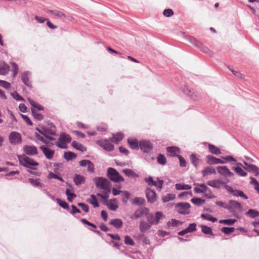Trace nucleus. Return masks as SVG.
<instances>
[{"instance_id": "obj_38", "label": "nucleus", "mask_w": 259, "mask_h": 259, "mask_svg": "<svg viewBox=\"0 0 259 259\" xmlns=\"http://www.w3.org/2000/svg\"><path fill=\"white\" fill-rule=\"evenodd\" d=\"M123 172L125 174V175L127 177H131L133 178H138L139 177V175L135 172L133 170L130 168H126L123 170Z\"/></svg>"}, {"instance_id": "obj_31", "label": "nucleus", "mask_w": 259, "mask_h": 259, "mask_svg": "<svg viewBox=\"0 0 259 259\" xmlns=\"http://www.w3.org/2000/svg\"><path fill=\"white\" fill-rule=\"evenodd\" d=\"M152 225L148 222H142L140 223V230L142 232H145L150 229Z\"/></svg>"}, {"instance_id": "obj_40", "label": "nucleus", "mask_w": 259, "mask_h": 259, "mask_svg": "<svg viewBox=\"0 0 259 259\" xmlns=\"http://www.w3.org/2000/svg\"><path fill=\"white\" fill-rule=\"evenodd\" d=\"M201 218H202L204 220H207L209 221H211L213 223H214L217 221V219L216 218L212 217L209 214H205L202 213L201 215Z\"/></svg>"}, {"instance_id": "obj_21", "label": "nucleus", "mask_w": 259, "mask_h": 259, "mask_svg": "<svg viewBox=\"0 0 259 259\" xmlns=\"http://www.w3.org/2000/svg\"><path fill=\"white\" fill-rule=\"evenodd\" d=\"M85 178L80 175L75 174L73 178V181L76 186H79L85 182Z\"/></svg>"}, {"instance_id": "obj_5", "label": "nucleus", "mask_w": 259, "mask_h": 259, "mask_svg": "<svg viewBox=\"0 0 259 259\" xmlns=\"http://www.w3.org/2000/svg\"><path fill=\"white\" fill-rule=\"evenodd\" d=\"M224 188L227 190L228 192L230 193L234 196L240 197L245 199H247L248 198L247 196L245 195L242 191L237 189H233L231 186L227 184L225 185Z\"/></svg>"}, {"instance_id": "obj_14", "label": "nucleus", "mask_w": 259, "mask_h": 259, "mask_svg": "<svg viewBox=\"0 0 259 259\" xmlns=\"http://www.w3.org/2000/svg\"><path fill=\"white\" fill-rule=\"evenodd\" d=\"M229 205H228V207H230V209H228L230 212L234 213L235 212V209H238L239 211H242V206L240 203L233 200H229Z\"/></svg>"}, {"instance_id": "obj_60", "label": "nucleus", "mask_w": 259, "mask_h": 259, "mask_svg": "<svg viewBox=\"0 0 259 259\" xmlns=\"http://www.w3.org/2000/svg\"><path fill=\"white\" fill-rule=\"evenodd\" d=\"M154 218L155 215L152 213H148V214L146 215L147 220L150 225H154Z\"/></svg>"}, {"instance_id": "obj_33", "label": "nucleus", "mask_w": 259, "mask_h": 259, "mask_svg": "<svg viewBox=\"0 0 259 259\" xmlns=\"http://www.w3.org/2000/svg\"><path fill=\"white\" fill-rule=\"evenodd\" d=\"M77 155L71 151L65 152L64 157L67 161L71 160L76 157Z\"/></svg>"}, {"instance_id": "obj_13", "label": "nucleus", "mask_w": 259, "mask_h": 259, "mask_svg": "<svg viewBox=\"0 0 259 259\" xmlns=\"http://www.w3.org/2000/svg\"><path fill=\"white\" fill-rule=\"evenodd\" d=\"M244 166L243 167L249 172H254L255 176L257 177L259 175V168L254 164H249L246 161L243 162Z\"/></svg>"}, {"instance_id": "obj_8", "label": "nucleus", "mask_w": 259, "mask_h": 259, "mask_svg": "<svg viewBox=\"0 0 259 259\" xmlns=\"http://www.w3.org/2000/svg\"><path fill=\"white\" fill-rule=\"evenodd\" d=\"M31 73L29 71H25L21 74V78L23 83L27 87L31 89L32 88L31 81L30 80V77Z\"/></svg>"}, {"instance_id": "obj_9", "label": "nucleus", "mask_w": 259, "mask_h": 259, "mask_svg": "<svg viewBox=\"0 0 259 259\" xmlns=\"http://www.w3.org/2000/svg\"><path fill=\"white\" fill-rule=\"evenodd\" d=\"M145 194L148 202L153 203L156 200V193L155 191L151 188H147L145 190Z\"/></svg>"}, {"instance_id": "obj_64", "label": "nucleus", "mask_w": 259, "mask_h": 259, "mask_svg": "<svg viewBox=\"0 0 259 259\" xmlns=\"http://www.w3.org/2000/svg\"><path fill=\"white\" fill-rule=\"evenodd\" d=\"M77 205L80 207L82 210H83L85 212H88L89 211V207L87 204L82 202H78L77 203Z\"/></svg>"}, {"instance_id": "obj_22", "label": "nucleus", "mask_w": 259, "mask_h": 259, "mask_svg": "<svg viewBox=\"0 0 259 259\" xmlns=\"http://www.w3.org/2000/svg\"><path fill=\"white\" fill-rule=\"evenodd\" d=\"M109 224L113 226L116 229H119L123 226V222L120 219H114L110 220Z\"/></svg>"}, {"instance_id": "obj_4", "label": "nucleus", "mask_w": 259, "mask_h": 259, "mask_svg": "<svg viewBox=\"0 0 259 259\" xmlns=\"http://www.w3.org/2000/svg\"><path fill=\"white\" fill-rule=\"evenodd\" d=\"M175 208L179 213L187 215L190 212L191 205L188 202H180L176 204Z\"/></svg>"}, {"instance_id": "obj_28", "label": "nucleus", "mask_w": 259, "mask_h": 259, "mask_svg": "<svg viewBox=\"0 0 259 259\" xmlns=\"http://www.w3.org/2000/svg\"><path fill=\"white\" fill-rule=\"evenodd\" d=\"M116 201V199H110L109 203L108 202H104V204L105 205H108V208L110 210L115 211L118 208V205L113 203V202H115Z\"/></svg>"}, {"instance_id": "obj_57", "label": "nucleus", "mask_w": 259, "mask_h": 259, "mask_svg": "<svg viewBox=\"0 0 259 259\" xmlns=\"http://www.w3.org/2000/svg\"><path fill=\"white\" fill-rule=\"evenodd\" d=\"M34 137L36 138V139L39 141H40L43 143L45 144H49V141L45 139L43 137H42L41 135H39L37 132H35L34 133Z\"/></svg>"}, {"instance_id": "obj_47", "label": "nucleus", "mask_w": 259, "mask_h": 259, "mask_svg": "<svg viewBox=\"0 0 259 259\" xmlns=\"http://www.w3.org/2000/svg\"><path fill=\"white\" fill-rule=\"evenodd\" d=\"M31 112L35 119L40 121L44 119V116L41 114L38 113L35 109H31Z\"/></svg>"}, {"instance_id": "obj_15", "label": "nucleus", "mask_w": 259, "mask_h": 259, "mask_svg": "<svg viewBox=\"0 0 259 259\" xmlns=\"http://www.w3.org/2000/svg\"><path fill=\"white\" fill-rule=\"evenodd\" d=\"M139 146L144 152L148 153L153 149V145L149 141L142 140L139 143Z\"/></svg>"}, {"instance_id": "obj_18", "label": "nucleus", "mask_w": 259, "mask_h": 259, "mask_svg": "<svg viewBox=\"0 0 259 259\" xmlns=\"http://www.w3.org/2000/svg\"><path fill=\"white\" fill-rule=\"evenodd\" d=\"M206 159L207 163L210 165L219 163L224 164L226 163V161L211 155H207L206 157Z\"/></svg>"}, {"instance_id": "obj_2", "label": "nucleus", "mask_w": 259, "mask_h": 259, "mask_svg": "<svg viewBox=\"0 0 259 259\" xmlns=\"http://www.w3.org/2000/svg\"><path fill=\"white\" fill-rule=\"evenodd\" d=\"M107 176L112 182H123V178L119 174V173L114 168L109 167L107 169Z\"/></svg>"}, {"instance_id": "obj_51", "label": "nucleus", "mask_w": 259, "mask_h": 259, "mask_svg": "<svg viewBox=\"0 0 259 259\" xmlns=\"http://www.w3.org/2000/svg\"><path fill=\"white\" fill-rule=\"evenodd\" d=\"M236 222V220L234 219H226V220H221L219 221V223L221 224H224L227 225H233Z\"/></svg>"}, {"instance_id": "obj_41", "label": "nucleus", "mask_w": 259, "mask_h": 259, "mask_svg": "<svg viewBox=\"0 0 259 259\" xmlns=\"http://www.w3.org/2000/svg\"><path fill=\"white\" fill-rule=\"evenodd\" d=\"M157 161L159 164L164 165L166 163V159L163 154L160 153L157 157Z\"/></svg>"}, {"instance_id": "obj_27", "label": "nucleus", "mask_w": 259, "mask_h": 259, "mask_svg": "<svg viewBox=\"0 0 259 259\" xmlns=\"http://www.w3.org/2000/svg\"><path fill=\"white\" fill-rule=\"evenodd\" d=\"M175 188L177 190H190L191 186L184 183H178L175 185Z\"/></svg>"}, {"instance_id": "obj_55", "label": "nucleus", "mask_w": 259, "mask_h": 259, "mask_svg": "<svg viewBox=\"0 0 259 259\" xmlns=\"http://www.w3.org/2000/svg\"><path fill=\"white\" fill-rule=\"evenodd\" d=\"M235 231L234 227H224L221 228V231L226 234H229Z\"/></svg>"}, {"instance_id": "obj_46", "label": "nucleus", "mask_w": 259, "mask_h": 259, "mask_svg": "<svg viewBox=\"0 0 259 259\" xmlns=\"http://www.w3.org/2000/svg\"><path fill=\"white\" fill-rule=\"evenodd\" d=\"M114 142L116 144H118L119 142L122 141L124 138V135L121 133L113 134Z\"/></svg>"}, {"instance_id": "obj_30", "label": "nucleus", "mask_w": 259, "mask_h": 259, "mask_svg": "<svg viewBox=\"0 0 259 259\" xmlns=\"http://www.w3.org/2000/svg\"><path fill=\"white\" fill-rule=\"evenodd\" d=\"M203 177H205L209 174H215V169L210 166H207L202 171Z\"/></svg>"}, {"instance_id": "obj_52", "label": "nucleus", "mask_w": 259, "mask_h": 259, "mask_svg": "<svg viewBox=\"0 0 259 259\" xmlns=\"http://www.w3.org/2000/svg\"><path fill=\"white\" fill-rule=\"evenodd\" d=\"M144 181L150 186H156V182L153 180V178L151 176H149L148 178H145Z\"/></svg>"}, {"instance_id": "obj_20", "label": "nucleus", "mask_w": 259, "mask_h": 259, "mask_svg": "<svg viewBox=\"0 0 259 259\" xmlns=\"http://www.w3.org/2000/svg\"><path fill=\"white\" fill-rule=\"evenodd\" d=\"M101 146L108 151H113L114 148V145L107 140H105L103 141Z\"/></svg>"}, {"instance_id": "obj_3", "label": "nucleus", "mask_w": 259, "mask_h": 259, "mask_svg": "<svg viewBox=\"0 0 259 259\" xmlns=\"http://www.w3.org/2000/svg\"><path fill=\"white\" fill-rule=\"evenodd\" d=\"M59 142H56L55 145L61 149L67 148V143H70L71 141L70 136L65 133H61L59 138Z\"/></svg>"}, {"instance_id": "obj_23", "label": "nucleus", "mask_w": 259, "mask_h": 259, "mask_svg": "<svg viewBox=\"0 0 259 259\" xmlns=\"http://www.w3.org/2000/svg\"><path fill=\"white\" fill-rule=\"evenodd\" d=\"M127 143L130 145L131 148L133 149H138L140 147L138 141L137 139H128Z\"/></svg>"}, {"instance_id": "obj_54", "label": "nucleus", "mask_w": 259, "mask_h": 259, "mask_svg": "<svg viewBox=\"0 0 259 259\" xmlns=\"http://www.w3.org/2000/svg\"><path fill=\"white\" fill-rule=\"evenodd\" d=\"M124 243L127 245L134 246L135 244L132 238L128 235L125 236L124 237Z\"/></svg>"}, {"instance_id": "obj_26", "label": "nucleus", "mask_w": 259, "mask_h": 259, "mask_svg": "<svg viewBox=\"0 0 259 259\" xmlns=\"http://www.w3.org/2000/svg\"><path fill=\"white\" fill-rule=\"evenodd\" d=\"M190 159L192 164L195 167V168H197L200 160L197 157L196 155L194 153H192L190 157Z\"/></svg>"}, {"instance_id": "obj_62", "label": "nucleus", "mask_w": 259, "mask_h": 259, "mask_svg": "<svg viewBox=\"0 0 259 259\" xmlns=\"http://www.w3.org/2000/svg\"><path fill=\"white\" fill-rule=\"evenodd\" d=\"M0 86L8 90L11 88V84L10 83L5 80H0Z\"/></svg>"}, {"instance_id": "obj_36", "label": "nucleus", "mask_w": 259, "mask_h": 259, "mask_svg": "<svg viewBox=\"0 0 259 259\" xmlns=\"http://www.w3.org/2000/svg\"><path fill=\"white\" fill-rule=\"evenodd\" d=\"M246 215L247 216H249L251 218L254 219L256 218V217L259 216V211L253 209H249L246 212Z\"/></svg>"}, {"instance_id": "obj_43", "label": "nucleus", "mask_w": 259, "mask_h": 259, "mask_svg": "<svg viewBox=\"0 0 259 259\" xmlns=\"http://www.w3.org/2000/svg\"><path fill=\"white\" fill-rule=\"evenodd\" d=\"M133 203L139 206L143 205L145 203V200L143 198L137 197L134 199Z\"/></svg>"}, {"instance_id": "obj_56", "label": "nucleus", "mask_w": 259, "mask_h": 259, "mask_svg": "<svg viewBox=\"0 0 259 259\" xmlns=\"http://www.w3.org/2000/svg\"><path fill=\"white\" fill-rule=\"evenodd\" d=\"M12 71L13 76H16L18 72V67L17 64L15 62H12Z\"/></svg>"}, {"instance_id": "obj_44", "label": "nucleus", "mask_w": 259, "mask_h": 259, "mask_svg": "<svg viewBox=\"0 0 259 259\" xmlns=\"http://www.w3.org/2000/svg\"><path fill=\"white\" fill-rule=\"evenodd\" d=\"M191 201L197 206H200L205 203V200L201 198L194 197L191 199Z\"/></svg>"}, {"instance_id": "obj_61", "label": "nucleus", "mask_w": 259, "mask_h": 259, "mask_svg": "<svg viewBox=\"0 0 259 259\" xmlns=\"http://www.w3.org/2000/svg\"><path fill=\"white\" fill-rule=\"evenodd\" d=\"M183 92L186 95L192 98L193 90L189 89L188 87L185 86L182 89Z\"/></svg>"}, {"instance_id": "obj_6", "label": "nucleus", "mask_w": 259, "mask_h": 259, "mask_svg": "<svg viewBox=\"0 0 259 259\" xmlns=\"http://www.w3.org/2000/svg\"><path fill=\"white\" fill-rule=\"evenodd\" d=\"M9 140L12 145L20 144L22 142L21 134L17 132H12L9 136Z\"/></svg>"}, {"instance_id": "obj_63", "label": "nucleus", "mask_w": 259, "mask_h": 259, "mask_svg": "<svg viewBox=\"0 0 259 259\" xmlns=\"http://www.w3.org/2000/svg\"><path fill=\"white\" fill-rule=\"evenodd\" d=\"M163 14L166 17H170L174 15V12L171 9H166L163 11Z\"/></svg>"}, {"instance_id": "obj_19", "label": "nucleus", "mask_w": 259, "mask_h": 259, "mask_svg": "<svg viewBox=\"0 0 259 259\" xmlns=\"http://www.w3.org/2000/svg\"><path fill=\"white\" fill-rule=\"evenodd\" d=\"M207 185L215 188L220 189L221 188L220 185L222 184L225 186L226 183L219 180H210L207 182Z\"/></svg>"}, {"instance_id": "obj_29", "label": "nucleus", "mask_w": 259, "mask_h": 259, "mask_svg": "<svg viewBox=\"0 0 259 259\" xmlns=\"http://www.w3.org/2000/svg\"><path fill=\"white\" fill-rule=\"evenodd\" d=\"M200 227L201 229L202 232L204 234L206 235H211L212 236L213 235V232L211 227L206 226L204 225H200Z\"/></svg>"}, {"instance_id": "obj_1", "label": "nucleus", "mask_w": 259, "mask_h": 259, "mask_svg": "<svg viewBox=\"0 0 259 259\" xmlns=\"http://www.w3.org/2000/svg\"><path fill=\"white\" fill-rule=\"evenodd\" d=\"M17 157L20 164L26 168L36 170L37 168L34 167L39 165L37 162L34 160L32 158L28 157L24 154L17 155Z\"/></svg>"}, {"instance_id": "obj_59", "label": "nucleus", "mask_w": 259, "mask_h": 259, "mask_svg": "<svg viewBox=\"0 0 259 259\" xmlns=\"http://www.w3.org/2000/svg\"><path fill=\"white\" fill-rule=\"evenodd\" d=\"M48 177L49 179H57L61 182H64V180L61 177L57 176L51 171L49 172Z\"/></svg>"}, {"instance_id": "obj_7", "label": "nucleus", "mask_w": 259, "mask_h": 259, "mask_svg": "<svg viewBox=\"0 0 259 259\" xmlns=\"http://www.w3.org/2000/svg\"><path fill=\"white\" fill-rule=\"evenodd\" d=\"M93 181L96 185V186L100 189H102L103 188L110 184V182L108 180L103 177H100L98 178H95Z\"/></svg>"}, {"instance_id": "obj_32", "label": "nucleus", "mask_w": 259, "mask_h": 259, "mask_svg": "<svg viewBox=\"0 0 259 259\" xmlns=\"http://www.w3.org/2000/svg\"><path fill=\"white\" fill-rule=\"evenodd\" d=\"M166 150L168 153L172 154L173 156H177V157L178 155H177V153H179V152H180L179 148L175 147V146L167 147L166 148Z\"/></svg>"}, {"instance_id": "obj_10", "label": "nucleus", "mask_w": 259, "mask_h": 259, "mask_svg": "<svg viewBox=\"0 0 259 259\" xmlns=\"http://www.w3.org/2000/svg\"><path fill=\"white\" fill-rule=\"evenodd\" d=\"M79 165L82 167L87 166V171L88 172L93 174L95 172V165L94 163L89 160H82L79 162Z\"/></svg>"}, {"instance_id": "obj_50", "label": "nucleus", "mask_w": 259, "mask_h": 259, "mask_svg": "<svg viewBox=\"0 0 259 259\" xmlns=\"http://www.w3.org/2000/svg\"><path fill=\"white\" fill-rule=\"evenodd\" d=\"M48 12L56 15L59 18L66 17V15L63 13L57 10H48Z\"/></svg>"}, {"instance_id": "obj_37", "label": "nucleus", "mask_w": 259, "mask_h": 259, "mask_svg": "<svg viewBox=\"0 0 259 259\" xmlns=\"http://www.w3.org/2000/svg\"><path fill=\"white\" fill-rule=\"evenodd\" d=\"M175 194L169 193L166 194V195L163 196L162 197V200L163 203H166L170 200L175 199Z\"/></svg>"}, {"instance_id": "obj_35", "label": "nucleus", "mask_w": 259, "mask_h": 259, "mask_svg": "<svg viewBox=\"0 0 259 259\" xmlns=\"http://www.w3.org/2000/svg\"><path fill=\"white\" fill-rule=\"evenodd\" d=\"M217 171L219 174L224 177H227V174L229 170L226 166H220L217 168Z\"/></svg>"}, {"instance_id": "obj_34", "label": "nucleus", "mask_w": 259, "mask_h": 259, "mask_svg": "<svg viewBox=\"0 0 259 259\" xmlns=\"http://www.w3.org/2000/svg\"><path fill=\"white\" fill-rule=\"evenodd\" d=\"M72 146L75 148V149L81 151V152H84L86 151L85 148H84L82 145H81L80 143H77L75 141H73L71 143Z\"/></svg>"}, {"instance_id": "obj_49", "label": "nucleus", "mask_w": 259, "mask_h": 259, "mask_svg": "<svg viewBox=\"0 0 259 259\" xmlns=\"http://www.w3.org/2000/svg\"><path fill=\"white\" fill-rule=\"evenodd\" d=\"M28 182L31 184L32 186L36 187H41L43 184L40 183L38 181V180H34L31 178L28 179Z\"/></svg>"}, {"instance_id": "obj_45", "label": "nucleus", "mask_w": 259, "mask_h": 259, "mask_svg": "<svg viewBox=\"0 0 259 259\" xmlns=\"http://www.w3.org/2000/svg\"><path fill=\"white\" fill-rule=\"evenodd\" d=\"M162 217H164V216L161 211H156L155 212V215L154 218V225H157L159 223L160 220Z\"/></svg>"}, {"instance_id": "obj_53", "label": "nucleus", "mask_w": 259, "mask_h": 259, "mask_svg": "<svg viewBox=\"0 0 259 259\" xmlns=\"http://www.w3.org/2000/svg\"><path fill=\"white\" fill-rule=\"evenodd\" d=\"M180 224H182L180 221L175 219H171L170 221L167 222V226L169 227H178Z\"/></svg>"}, {"instance_id": "obj_39", "label": "nucleus", "mask_w": 259, "mask_h": 259, "mask_svg": "<svg viewBox=\"0 0 259 259\" xmlns=\"http://www.w3.org/2000/svg\"><path fill=\"white\" fill-rule=\"evenodd\" d=\"M92 199H88L87 201L88 202L91 203L93 205V207L95 208L98 207L99 206V204L98 201V200L95 196V195L92 194L91 196Z\"/></svg>"}, {"instance_id": "obj_17", "label": "nucleus", "mask_w": 259, "mask_h": 259, "mask_svg": "<svg viewBox=\"0 0 259 259\" xmlns=\"http://www.w3.org/2000/svg\"><path fill=\"white\" fill-rule=\"evenodd\" d=\"M48 127H42V133L45 135H56V127L53 123L48 124Z\"/></svg>"}, {"instance_id": "obj_12", "label": "nucleus", "mask_w": 259, "mask_h": 259, "mask_svg": "<svg viewBox=\"0 0 259 259\" xmlns=\"http://www.w3.org/2000/svg\"><path fill=\"white\" fill-rule=\"evenodd\" d=\"M149 212V210L147 207H144L139 208L135 211L134 214L132 215L130 218L132 220L138 219L142 217L143 215H147Z\"/></svg>"}, {"instance_id": "obj_16", "label": "nucleus", "mask_w": 259, "mask_h": 259, "mask_svg": "<svg viewBox=\"0 0 259 259\" xmlns=\"http://www.w3.org/2000/svg\"><path fill=\"white\" fill-rule=\"evenodd\" d=\"M39 148L48 159L51 160L53 158L55 153L54 150L44 145L41 146Z\"/></svg>"}, {"instance_id": "obj_48", "label": "nucleus", "mask_w": 259, "mask_h": 259, "mask_svg": "<svg viewBox=\"0 0 259 259\" xmlns=\"http://www.w3.org/2000/svg\"><path fill=\"white\" fill-rule=\"evenodd\" d=\"M65 193L67 196V200L69 202H72L73 199L76 197V195L74 193H71L69 189L66 190Z\"/></svg>"}, {"instance_id": "obj_58", "label": "nucleus", "mask_w": 259, "mask_h": 259, "mask_svg": "<svg viewBox=\"0 0 259 259\" xmlns=\"http://www.w3.org/2000/svg\"><path fill=\"white\" fill-rule=\"evenodd\" d=\"M56 201L61 207L64 209H68V204L65 201L62 200L60 198H57Z\"/></svg>"}, {"instance_id": "obj_24", "label": "nucleus", "mask_w": 259, "mask_h": 259, "mask_svg": "<svg viewBox=\"0 0 259 259\" xmlns=\"http://www.w3.org/2000/svg\"><path fill=\"white\" fill-rule=\"evenodd\" d=\"M9 70V66L5 62H0V73L6 74Z\"/></svg>"}, {"instance_id": "obj_25", "label": "nucleus", "mask_w": 259, "mask_h": 259, "mask_svg": "<svg viewBox=\"0 0 259 259\" xmlns=\"http://www.w3.org/2000/svg\"><path fill=\"white\" fill-rule=\"evenodd\" d=\"M208 149L211 153L217 155H218L221 153V150L219 148L211 144H208Z\"/></svg>"}, {"instance_id": "obj_42", "label": "nucleus", "mask_w": 259, "mask_h": 259, "mask_svg": "<svg viewBox=\"0 0 259 259\" xmlns=\"http://www.w3.org/2000/svg\"><path fill=\"white\" fill-rule=\"evenodd\" d=\"M232 169L240 176L245 177L247 175V173L240 167H233Z\"/></svg>"}, {"instance_id": "obj_11", "label": "nucleus", "mask_w": 259, "mask_h": 259, "mask_svg": "<svg viewBox=\"0 0 259 259\" xmlns=\"http://www.w3.org/2000/svg\"><path fill=\"white\" fill-rule=\"evenodd\" d=\"M23 150L25 155L33 156L38 154L37 147L34 145H24Z\"/></svg>"}]
</instances>
